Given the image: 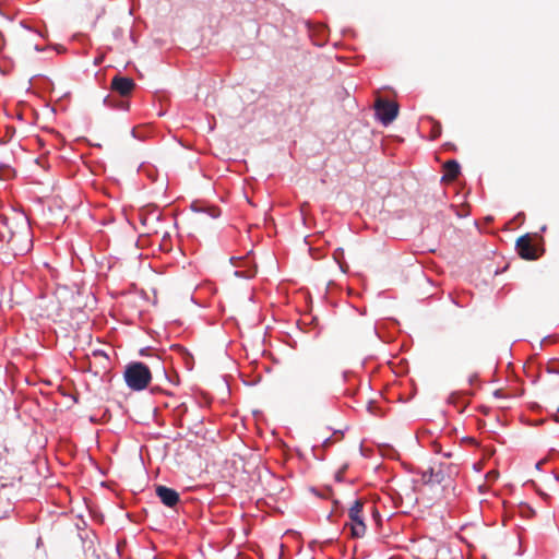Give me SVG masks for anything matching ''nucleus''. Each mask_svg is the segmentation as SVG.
I'll use <instances>...</instances> for the list:
<instances>
[{"mask_svg":"<svg viewBox=\"0 0 559 559\" xmlns=\"http://www.w3.org/2000/svg\"><path fill=\"white\" fill-rule=\"evenodd\" d=\"M230 263L236 267L235 276L242 278H252L257 273V263L253 257V250L242 255H233Z\"/></svg>","mask_w":559,"mask_h":559,"instance_id":"nucleus-4","label":"nucleus"},{"mask_svg":"<svg viewBox=\"0 0 559 559\" xmlns=\"http://www.w3.org/2000/svg\"><path fill=\"white\" fill-rule=\"evenodd\" d=\"M331 442H332V439H331V437H329V438H326V439H324V440H323L322 444H323L324 447H326V445H329Z\"/></svg>","mask_w":559,"mask_h":559,"instance_id":"nucleus-36","label":"nucleus"},{"mask_svg":"<svg viewBox=\"0 0 559 559\" xmlns=\"http://www.w3.org/2000/svg\"><path fill=\"white\" fill-rule=\"evenodd\" d=\"M322 248L323 247H312V246H309L307 251H308V253H309V255L311 258L320 259L323 255V253L321 252Z\"/></svg>","mask_w":559,"mask_h":559,"instance_id":"nucleus-17","label":"nucleus"},{"mask_svg":"<svg viewBox=\"0 0 559 559\" xmlns=\"http://www.w3.org/2000/svg\"><path fill=\"white\" fill-rule=\"evenodd\" d=\"M34 49L36 51H43L44 50V48H41L39 45H35Z\"/></svg>","mask_w":559,"mask_h":559,"instance_id":"nucleus-41","label":"nucleus"},{"mask_svg":"<svg viewBox=\"0 0 559 559\" xmlns=\"http://www.w3.org/2000/svg\"><path fill=\"white\" fill-rule=\"evenodd\" d=\"M203 417L197 418L195 423L189 427L190 431L195 436H199L202 431Z\"/></svg>","mask_w":559,"mask_h":559,"instance_id":"nucleus-18","label":"nucleus"},{"mask_svg":"<svg viewBox=\"0 0 559 559\" xmlns=\"http://www.w3.org/2000/svg\"><path fill=\"white\" fill-rule=\"evenodd\" d=\"M514 249L518 252L519 257L521 259H524V247H514Z\"/></svg>","mask_w":559,"mask_h":559,"instance_id":"nucleus-24","label":"nucleus"},{"mask_svg":"<svg viewBox=\"0 0 559 559\" xmlns=\"http://www.w3.org/2000/svg\"><path fill=\"white\" fill-rule=\"evenodd\" d=\"M134 87L135 82L133 79L126 75L116 74L111 80L110 88L114 93L118 94L120 98L107 95L103 99L104 106L110 109L124 111L129 110L130 103L122 98L129 96Z\"/></svg>","mask_w":559,"mask_h":559,"instance_id":"nucleus-1","label":"nucleus"},{"mask_svg":"<svg viewBox=\"0 0 559 559\" xmlns=\"http://www.w3.org/2000/svg\"><path fill=\"white\" fill-rule=\"evenodd\" d=\"M348 468V464L345 463L340 469L338 472H342V474L344 475V473L346 472V469Z\"/></svg>","mask_w":559,"mask_h":559,"instance_id":"nucleus-37","label":"nucleus"},{"mask_svg":"<svg viewBox=\"0 0 559 559\" xmlns=\"http://www.w3.org/2000/svg\"><path fill=\"white\" fill-rule=\"evenodd\" d=\"M126 384L132 391H143L152 380V372L147 365L142 361L129 362L123 371Z\"/></svg>","mask_w":559,"mask_h":559,"instance_id":"nucleus-2","label":"nucleus"},{"mask_svg":"<svg viewBox=\"0 0 559 559\" xmlns=\"http://www.w3.org/2000/svg\"><path fill=\"white\" fill-rule=\"evenodd\" d=\"M68 248V251L74 255L78 260L81 261V263H84V258L82 257V254L84 255H87V252L91 250L92 247H86V246H83V247H80L81 251L78 252L74 250V247H67ZM86 259H94L96 261V259L93 257V254H90L88 257H85Z\"/></svg>","mask_w":559,"mask_h":559,"instance_id":"nucleus-13","label":"nucleus"},{"mask_svg":"<svg viewBox=\"0 0 559 559\" xmlns=\"http://www.w3.org/2000/svg\"><path fill=\"white\" fill-rule=\"evenodd\" d=\"M350 376H352L350 371H347V370L343 371V373H342L343 381L347 382Z\"/></svg>","mask_w":559,"mask_h":559,"instance_id":"nucleus-25","label":"nucleus"},{"mask_svg":"<svg viewBox=\"0 0 559 559\" xmlns=\"http://www.w3.org/2000/svg\"><path fill=\"white\" fill-rule=\"evenodd\" d=\"M533 238L530 233H526V246L533 245Z\"/></svg>","mask_w":559,"mask_h":559,"instance_id":"nucleus-29","label":"nucleus"},{"mask_svg":"<svg viewBox=\"0 0 559 559\" xmlns=\"http://www.w3.org/2000/svg\"><path fill=\"white\" fill-rule=\"evenodd\" d=\"M518 538H519V544H520L519 552L522 554L521 549H522V545H523V536L521 533H519Z\"/></svg>","mask_w":559,"mask_h":559,"instance_id":"nucleus-31","label":"nucleus"},{"mask_svg":"<svg viewBox=\"0 0 559 559\" xmlns=\"http://www.w3.org/2000/svg\"><path fill=\"white\" fill-rule=\"evenodd\" d=\"M539 249L540 252H544V247H526V260H534L538 257L536 250Z\"/></svg>","mask_w":559,"mask_h":559,"instance_id":"nucleus-16","label":"nucleus"},{"mask_svg":"<svg viewBox=\"0 0 559 559\" xmlns=\"http://www.w3.org/2000/svg\"><path fill=\"white\" fill-rule=\"evenodd\" d=\"M190 209L192 212L197 214H203L210 218H217L222 213L218 206L204 201H193L190 205Z\"/></svg>","mask_w":559,"mask_h":559,"instance_id":"nucleus-7","label":"nucleus"},{"mask_svg":"<svg viewBox=\"0 0 559 559\" xmlns=\"http://www.w3.org/2000/svg\"><path fill=\"white\" fill-rule=\"evenodd\" d=\"M181 409H182L185 413H187V412H188V408H187V406H186L185 404H181V405L178 407V411H181Z\"/></svg>","mask_w":559,"mask_h":559,"instance_id":"nucleus-39","label":"nucleus"},{"mask_svg":"<svg viewBox=\"0 0 559 559\" xmlns=\"http://www.w3.org/2000/svg\"><path fill=\"white\" fill-rule=\"evenodd\" d=\"M14 175V169L7 165L0 164V178L3 180L10 179Z\"/></svg>","mask_w":559,"mask_h":559,"instance_id":"nucleus-15","label":"nucleus"},{"mask_svg":"<svg viewBox=\"0 0 559 559\" xmlns=\"http://www.w3.org/2000/svg\"><path fill=\"white\" fill-rule=\"evenodd\" d=\"M158 249H159L160 251H167V250H173V249H174V247H164V246H160V247H158Z\"/></svg>","mask_w":559,"mask_h":559,"instance_id":"nucleus-38","label":"nucleus"},{"mask_svg":"<svg viewBox=\"0 0 559 559\" xmlns=\"http://www.w3.org/2000/svg\"><path fill=\"white\" fill-rule=\"evenodd\" d=\"M476 379H477V374H476V373H475V374H472V376L468 378V383H469V384H473V383H474V381H475Z\"/></svg>","mask_w":559,"mask_h":559,"instance_id":"nucleus-34","label":"nucleus"},{"mask_svg":"<svg viewBox=\"0 0 559 559\" xmlns=\"http://www.w3.org/2000/svg\"><path fill=\"white\" fill-rule=\"evenodd\" d=\"M151 391H152V393H157V392H162V389L158 385H154V386H152Z\"/></svg>","mask_w":559,"mask_h":559,"instance_id":"nucleus-35","label":"nucleus"},{"mask_svg":"<svg viewBox=\"0 0 559 559\" xmlns=\"http://www.w3.org/2000/svg\"><path fill=\"white\" fill-rule=\"evenodd\" d=\"M365 502L360 499H356L348 510V518L350 523L347 524L350 530V536L353 538H361L365 536L367 525L362 516Z\"/></svg>","mask_w":559,"mask_h":559,"instance_id":"nucleus-3","label":"nucleus"},{"mask_svg":"<svg viewBox=\"0 0 559 559\" xmlns=\"http://www.w3.org/2000/svg\"><path fill=\"white\" fill-rule=\"evenodd\" d=\"M534 514H535V511L533 509H531L528 506H526V513H525L526 519L533 516Z\"/></svg>","mask_w":559,"mask_h":559,"instance_id":"nucleus-26","label":"nucleus"},{"mask_svg":"<svg viewBox=\"0 0 559 559\" xmlns=\"http://www.w3.org/2000/svg\"><path fill=\"white\" fill-rule=\"evenodd\" d=\"M158 217H159L158 213L152 212L146 218L143 219V224H146V221L150 218L158 219Z\"/></svg>","mask_w":559,"mask_h":559,"instance_id":"nucleus-22","label":"nucleus"},{"mask_svg":"<svg viewBox=\"0 0 559 559\" xmlns=\"http://www.w3.org/2000/svg\"><path fill=\"white\" fill-rule=\"evenodd\" d=\"M319 34L320 35H325V32H326V27L324 25L320 26V28L318 29Z\"/></svg>","mask_w":559,"mask_h":559,"instance_id":"nucleus-32","label":"nucleus"},{"mask_svg":"<svg viewBox=\"0 0 559 559\" xmlns=\"http://www.w3.org/2000/svg\"><path fill=\"white\" fill-rule=\"evenodd\" d=\"M445 475L442 469L435 471L432 467H430L428 471L423 472L421 479L425 485L429 484H438L444 481Z\"/></svg>","mask_w":559,"mask_h":559,"instance_id":"nucleus-9","label":"nucleus"},{"mask_svg":"<svg viewBox=\"0 0 559 559\" xmlns=\"http://www.w3.org/2000/svg\"><path fill=\"white\" fill-rule=\"evenodd\" d=\"M514 245H524V234L516 236Z\"/></svg>","mask_w":559,"mask_h":559,"instance_id":"nucleus-23","label":"nucleus"},{"mask_svg":"<svg viewBox=\"0 0 559 559\" xmlns=\"http://www.w3.org/2000/svg\"><path fill=\"white\" fill-rule=\"evenodd\" d=\"M522 215H523V213H519L512 222H509L507 224V231L514 230L518 226L521 225V223H518V221L522 217Z\"/></svg>","mask_w":559,"mask_h":559,"instance_id":"nucleus-19","label":"nucleus"},{"mask_svg":"<svg viewBox=\"0 0 559 559\" xmlns=\"http://www.w3.org/2000/svg\"><path fill=\"white\" fill-rule=\"evenodd\" d=\"M530 369H532V366L531 365L530 366L526 365V376L528 374V370Z\"/></svg>","mask_w":559,"mask_h":559,"instance_id":"nucleus-46","label":"nucleus"},{"mask_svg":"<svg viewBox=\"0 0 559 559\" xmlns=\"http://www.w3.org/2000/svg\"><path fill=\"white\" fill-rule=\"evenodd\" d=\"M545 463H546V460H545V459H544V460L536 461V462L534 463L535 468H536L537 471H539V469H540V466H542L543 464H545Z\"/></svg>","mask_w":559,"mask_h":559,"instance_id":"nucleus-28","label":"nucleus"},{"mask_svg":"<svg viewBox=\"0 0 559 559\" xmlns=\"http://www.w3.org/2000/svg\"><path fill=\"white\" fill-rule=\"evenodd\" d=\"M307 238L308 237H304L305 245H309L308 241H307Z\"/></svg>","mask_w":559,"mask_h":559,"instance_id":"nucleus-49","label":"nucleus"},{"mask_svg":"<svg viewBox=\"0 0 559 559\" xmlns=\"http://www.w3.org/2000/svg\"><path fill=\"white\" fill-rule=\"evenodd\" d=\"M372 404H373V402H372V401H370V402L368 403V409H369V411H371V406H372Z\"/></svg>","mask_w":559,"mask_h":559,"instance_id":"nucleus-45","label":"nucleus"},{"mask_svg":"<svg viewBox=\"0 0 559 559\" xmlns=\"http://www.w3.org/2000/svg\"><path fill=\"white\" fill-rule=\"evenodd\" d=\"M333 260L338 264L341 271L343 273L347 272L348 265L344 260V249L343 247H337L333 253Z\"/></svg>","mask_w":559,"mask_h":559,"instance_id":"nucleus-12","label":"nucleus"},{"mask_svg":"<svg viewBox=\"0 0 559 559\" xmlns=\"http://www.w3.org/2000/svg\"><path fill=\"white\" fill-rule=\"evenodd\" d=\"M123 29L118 26L112 31V36L115 39H120L123 36Z\"/></svg>","mask_w":559,"mask_h":559,"instance_id":"nucleus-20","label":"nucleus"},{"mask_svg":"<svg viewBox=\"0 0 559 559\" xmlns=\"http://www.w3.org/2000/svg\"><path fill=\"white\" fill-rule=\"evenodd\" d=\"M334 479L335 481L337 483H343L344 481V475L342 474V472H336L335 475H334Z\"/></svg>","mask_w":559,"mask_h":559,"instance_id":"nucleus-21","label":"nucleus"},{"mask_svg":"<svg viewBox=\"0 0 559 559\" xmlns=\"http://www.w3.org/2000/svg\"><path fill=\"white\" fill-rule=\"evenodd\" d=\"M444 175L441 180H454L461 174V165L456 159H449L443 165Z\"/></svg>","mask_w":559,"mask_h":559,"instance_id":"nucleus-8","label":"nucleus"},{"mask_svg":"<svg viewBox=\"0 0 559 559\" xmlns=\"http://www.w3.org/2000/svg\"><path fill=\"white\" fill-rule=\"evenodd\" d=\"M150 350H151V348H150V347L142 348V349L140 350V355H141V356H147Z\"/></svg>","mask_w":559,"mask_h":559,"instance_id":"nucleus-30","label":"nucleus"},{"mask_svg":"<svg viewBox=\"0 0 559 559\" xmlns=\"http://www.w3.org/2000/svg\"><path fill=\"white\" fill-rule=\"evenodd\" d=\"M130 39L135 44L136 43V37L134 36V34L131 32L130 33Z\"/></svg>","mask_w":559,"mask_h":559,"instance_id":"nucleus-40","label":"nucleus"},{"mask_svg":"<svg viewBox=\"0 0 559 559\" xmlns=\"http://www.w3.org/2000/svg\"><path fill=\"white\" fill-rule=\"evenodd\" d=\"M171 349L180 356L187 370L193 369V356L186 347L179 344H175L171 346Z\"/></svg>","mask_w":559,"mask_h":559,"instance_id":"nucleus-11","label":"nucleus"},{"mask_svg":"<svg viewBox=\"0 0 559 559\" xmlns=\"http://www.w3.org/2000/svg\"><path fill=\"white\" fill-rule=\"evenodd\" d=\"M164 377H165V378H166V380H168L170 383H176V382L174 381V379H173V378H170V377L168 376V373L166 372V370H165V369H164Z\"/></svg>","mask_w":559,"mask_h":559,"instance_id":"nucleus-33","label":"nucleus"},{"mask_svg":"<svg viewBox=\"0 0 559 559\" xmlns=\"http://www.w3.org/2000/svg\"><path fill=\"white\" fill-rule=\"evenodd\" d=\"M155 493L165 507L175 508L180 502V495L174 488L157 485L155 487Z\"/></svg>","mask_w":559,"mask_h":559,"instance_id":"nucleus-6","label":"nucleus"},{"mask_svg":"<svg viewBox=\"0 0 559 559\" xmlns=\"http://www.w3.org/2000/svg\"><path fill=\"white\" fill-rule=\"evenodd\" d=\"M399 109L397 103L381 98L374 104V116L384 127H388L396 119Z\"/></svg>","mask_w":559,"mask_h":559,"instance_id":"nucleus-5","label":"nucleus"},{"mask_svg":"<svg viewBox=\"0 0 559 559\" xmlns=\"http://www.w3.org/2000/svg\"><path fill=\"white\" fill-rule=\"evenodd\" d=\"M526 483H531L533 486H535V481L533 479L526 480Z\"/></svg>","mask_w":559,"mask_h":559,"instance_id":"nucleus-48","label":"nucleus"},{"mask_svg":"<svg viewBox=\"0 0 559 559\" xmlns=\"http://www.w3.org/2000/svg\"><path fill=\"white\" fill-rule=\"evenodd\" d=\"M447 402L456 407L459 413H463L467 405V402L465 400V392L463 391H454L450 393V395L447 399Z\"/></svg>","mask_w":559,"mask_h":559,"instance_id":"nucleus-10","label":"nucleus"},{"mask_svg":"<svg viewBox=\"0 0 559 559\" xmlns=\"http://www.w3.org/2000/svg\"><path fill=\"white\" fill-rule=\"evenodd\" d=\"M175 248H176V250H177L178 252L183 253V252H182V247L177 246V247H175Z\"/></svg>","mask_w":559,"mask_h":559,"instance_id":"nucleus-44","label":"nucleus"},{"mask_svg":"<svg viewBox=\"0 0 559 559\" xmlns=\"http://www.w3.org/2000/svg\"><path fill=\"white\" fill-rule=\"evenodd\" d=\"M131 134H132V136H133V138H138V135H136V131H135V129H134V128L132 129Z\"/></svg>","mask_w":559,"mask_h":559,"instance_id":"nucleus-43","label":"nucleus"},{"mask_svg":"<svg viewBox=\"0 0 559 559\" xmlns=\"http://www.w3.org/2000/svg\"><path fill=\"white\" fill-rule=\"evenodd\" d=\"M447 145H448V148H454V145L451 143H448Z\"/></svg>","mask_w":559,"mask_h":559,"instance_id":"nucleus-47","label":"nucleus"},{"mask_svg":"<svg viewBox=\"0 0 559 559\" xmlns=\"http://www.w3.org/2000/svg\"><path fill=\"white\" fill-rule=\"evenodd\" d=\"M520 420L524 421V415H520Z\"/></svg>","mask_w":559,"mask_h":559,"instance_id":"nucleus-50","label":"nucleus"},{"mask_svg":"<svg viewBox=\"0 0 559 559\" xmlns=\"http://www.w3.org/2000/svg\"><path fill=\"white\" fill-rule=\"evenodd\" d=\"M431 122V139L435 140L441 135L442 127L441 123L432 118H429Z\"/></svg>","mask_w":559,"mask_h":559,"instance_id":"nucleus-14","label":"nucleus"},{"mask_svg":"<svg viewBox=\"0 0 559 559\" xmlns=\"http://www.w3.org/2000/svg\"><path fill=\"white\" fill-rule=\"evenodd\" d=\"M21 25H22L24 28L32 31V28H31L29 26H27V25L25 24V22H21Z\"/></svg>","mask_w":559,"mask_h":559,"instance_id":"nucleus-42","label":"nucleus"},{"mask_svg":"<svg viewBox=\"0 0 559 559\" xmlns=\"http://www.w3.org/2000/svg\"><path fill=\"white\" fill-rule=\"evenodd\" d=\"M372 516L376 519V520H380L381 519V515H380V512L378 511L377 508H372Z\"/></svg>","mask_w":559,"mask_h":559,"instance_id":"nucleus-27","label":"nucleus"}]
</instances>
